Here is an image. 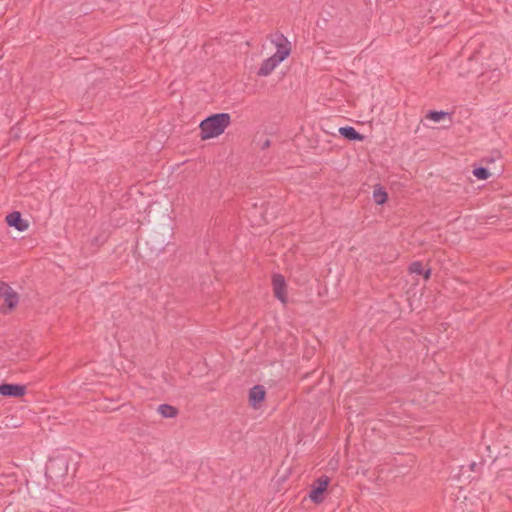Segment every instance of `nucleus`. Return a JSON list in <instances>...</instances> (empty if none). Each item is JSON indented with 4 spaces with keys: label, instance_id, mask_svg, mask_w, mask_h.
<instances>
[{
    "label": "nucleus",
    "instance_id": "nucleus-1",
    "mask_svg": "<svg viewBox=\"0 0 512 512\" xmlns=\"http://www.w3.org/2000/svg\"><path fill=\"white\" fill-rule=\"evenodd\" d=\"M230 124L231 116L228 113H217L205 118L199 125L201 139L220 136Z\"/></svg>",
    "mask_w": 512,
    "mask_h": 512
},
{
    "label": "nucleus",
    "instance_id": "nucleus-2",
    "mask_svg": "<svg viewBox=\"0 0 512 512\" xmlns=\"http://www.w3.org/2000/svg\"><path fill=\"white\" fill-rule=\"evenodd\" d=\"M0 299L5 305L1 308L3 313L12 311L19 303L18 293L5 282H0Z\"/></svg>",
    "mask_w": 512,
    "mask_h": 512
},
{
    "label": "nucleus",
    "instance_id": "nucleus-3",
    "mask_svg": "<svg viewBox=\"0 0 512 512\" xmlns=\"http://www.w3.org/2000/svg\"><path fill=\"white\" fill-rule=\"evenodd\" d=\"M275 45L276 52L273 54L278 60L283 62L291 53V44L283 34H275L271 39Z\"/></svg>",
    "mask_w": 512,
    "mask_h": 512
},
{
    "label": "nucleus",
    "instance_id": "nucleus-4",
    "mask_svg": "<svg viewBox=\"0 0 512 512\" xmlns=\"http://www.w3.org/2000/svg\"><path fill=\"white\" fill-rule=\"evenodd\" d=\"M272 288L275 297L283 304L287 302V285L281 274H274L272 277Z\"/></svg>",
    "mask_w": 512,
    "mask_h": 512
},
{
    "label": "nucleus",
    "instance_id": "nucleus-5",
    "mask_svg": "<svg viewBox=\"0 0 512 512\" xmlns=\"http://www.w3.org/2000/svg\"><path fill=\"white\" fill-rule=\"evenodd\" d=\"M329 485L328 477H320L316 481V485L312 487L309 497L315 503H320L323 501V493L326 491Z\"/></svg>",
    "mask_w": 512,
    "mask_h": 512
},
{
    "label": "nucleus",
    "instance_id": "nucleus-6",
    "mask_svg": "<svg viewBox=\"0 0 512 512\" xmlns=\"http://www.w3.org/2000/svg\"><path fill=\"white\" fill-rule=\"evenodd\" d=\"M6 222L9 226L16 228L18 231H26L29 224L26 220H23L19 212H12L6 216Z\"/></svg>",
    "mask_w": 512,
    "mask_h": 512
},
{
    "label": "nucleus",
    "instance_id": "nucleus-7",
    "mask_svg": "<svg viewBox=\"0 0 512 512\" xmlns=\"http://www.w3.org/2000/svg\"><path fill=\"white\" fill-rule=\"evenodd\" d=\"M0 394L2 396L20 397L25 394V387L18 384H1Z\"/></svg>",
    "mask_w": 512,
    "mask_h": 512
},
{
    "label": "nucleus",
    "instance_id": "nucleus-8",
    "mask_svg": "<svg viewBox=\"0 0 512 512\" xmlns=\"http://www.w3.org/2000/svg\"><path fill=\"white\" fill-rule=\"evenodd\" d=\"M265 389L263 386L256 385L249 391V402L252 407L257 408L265 399Z\"/></svg>",
    "mask_w": 512,
    "mask_h": 512
},
{
    "label": "nucleus",
    "instance_id": "nucleus-9",
    "mask_svg": "<svg viewBox=\"0 0 512 512\" xmlns=\"http://www.w3.org/2000/svg\"><path fill=\"white\" fill-rule=\"evenodd\" d=\"M280 63L281 61L272 55L262 62L258 75L264 77L270 75Z\"/></svg>",
    "mask_w": 512,
    "mask_h": 512
},
{
    "label": "nucleus",
    "instance_id": "nucleus-10",
    "mask_svg": "<svg viewBox=\"0 0 512 512\" xmlns=\"http://www.w3.org/2000/svg\"><path fill=\"white\" fill-rule=\"evenodd\" d=\"M338 131L341 136L345 137L348 140L362 141L364 139V136L358 133L351 126L340 127Z\"/></svg>",
    "mask_w": 512,
    "mask_h": 512
},
{
    "label": "nucleus",
    "instance_id": "nucleus-11",
    "mask_svg": "<svg viewBox=\"0 0 512 512\" xmlns=\"http://www.w3.org/2000/svg\"><path fill=\"white\" fill-rule=\"evenodd\" d=\"M157 411L164 418H174L178 414V410L174 406L168 404H161Z\"/></svg>",
    "mask_w": 512,
    "mask_h": 512
},
{
    "label": "nucleus",
    "instance_id": "nucleus-12",
    "mask_svg": "<svg viewBox=\"0 0 512 512\" xmlns=\"http://www.w3.org/2000/svg\"><path fill=\"white\" fill-rule=\"evenodd\" d=\"M387 198V192L382 187H375V189L373 190V200L376 204H384L387 201Z\"/></svg>",
    "mask_w": 512,
    "mask_h": 512
},
{
    "label": "nucleus",
    "instance_id": "nucleus-13",
    "mask_svg": "<svg viewBox=\"0 0 512 512\" xmlns=\"http://www.w3.org/2000/svg\"><path fill=\"white\" fill-rule=\"evenodd\" d=\"M447 115V112L444 111H429L426 115V118L434 122H440Z\"/></svg>",
    "mask_w": 512,
    "mask_h": 512
},
{
    "label": "nucleus",
    "instance_id": "nucleus-14",
    "mask_svg": "<svg viewBox=\"0 0 512 512\" xmlns=\"http://www.w3.org/2000/svg\"><path fill=\"white\" fill-rule=\"evenodd\" d=\"M473 175L479 180H486L491 174L485 167H478L473 170Z\"/></svg>",
    "mask_w": 512,
    "mask_h": 512
},
{
    "label": "nucleus",
    "instance_id": "nucleus-15",
    "mask_svg": "<svg viewBox=\"0 0 512 512\" xmlns=\"http://www.w3.org/2000/svg\"><path fill=\"white\" fill-rule=\"evenodd\" d=\"M409 272L421 275L424 272V268L422 266V263L419 262V261L412 262L409 265Z\"/></svg>",
    "mask_w": 512,
    "mask_h": 512
},
{
    "label": "nucleus",
    "instance_id": "nucleus-16",
    "mask_svg": "<svg viewBox=\"0 0 512 512\" xmlns=\"http://www.w3.org/2000/svg\"><path fill=\"white\" fill-rule=\"evenodd\" d=\"M422 274H423L424 278L427 280L430 278L431 270L430 269L424 270V272Z\"/></svg>",
    "mask_w": 512,
    "mask_h": 512
},
{
    "label": "nucleus",
    "instance_id": "nucleus-17",
    "mask_svg": "<svg viewBox=\"0 0 512 512\" xmlns=\"http://www.w3.org/2000/svg\"><path fill=\"white\" fill-rule=\"evenodd\" d=\"M269 144V141H266L264 146H269Z\"/></svg>",
    "mask_w": 512,
    "mask_h": 512
}]
</instances>
